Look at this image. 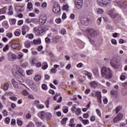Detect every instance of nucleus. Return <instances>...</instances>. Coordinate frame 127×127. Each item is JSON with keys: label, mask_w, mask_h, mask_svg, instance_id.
Here are the masks:
<instances>
[{"label": "nucleus", "mask_w": 127, "mask_h": 127, "mask_svg": "<svg viewBox=\"0 0 127 127\" xmlns=\"http://www.w3.org/2000/svg\"><path fill=\"white\" fill-rule=\"evenodd\" d=\"M53 12L56 13L57 15H60L61 14V8L59 4H55L53 8Z\"/></svg>", "instance_id": "nucleus-4"}, {"label": "nucleus", "mask_w": 127, "mask_h": 127, "mask_svg": "<svg viewBox=\"0 0 127 127\" xmlns=\"http://www.w3.org/2000/svg\"><path fill=\"white\" fill-rule=\"evenodd\" d=\"M71 111L73 114H75L76 116H78L82 114V110L79 108H76V105H73L71 108Z\"/></svg>", "instance_id": "nucleus-3"}, {"label": "nucleus", "mask_w": 127, "mask_h": 127, "mask_svg": "<svg viewBox=\"0 0 127 127\" xmlns=\"http://www.w3.org/2000/svg\"><path fill=\"white\" fill-rule=\"evenodd\" d=\"M45 41H46V43H48V44H49V43H50V42H51L50 38H49L48 37L46 38Z\"/></svg>", "instance_id": "nucleus-48"}, {"label": "nucleus", "mask_w": 127, "mask_h": 127, "mask_svg": "<svg viewBox=\"0 0 127 127\" xmlns=\"http://www.w3.org/2000/svg\"><path fill=\"white\" fill-rule=\"evenodd\" d=\"M101 77L104 79H111L113 77V70L109 67L103 66L100 70Z\"/></svg>", "instance_id": "nucleus-1"}, {"label": "nucleus", "mask_w": 127, "mask_h": 127, "mask_svg": "<svg viewBox=\"0 0 127 127\" xmlns=\"http://www.w3.org/2000/svg\"><path fill=\"white\" fill-rule=\"evenodd\" d=\"M5 122L6 124H8L10 122V119L8 117H7L5 119Z\"/></svg>", "instance_id": "nucleus-52"}, {"label": "nucleus", "mask_w": 127, "mask_h": 127, "mask_svg": "<svg viewBox=\"0 0 127 127\" xmlns=\"http://www.w3.org/2000/svg\"><path fill=\"white\" fill-rule=\"evenodd\" d=\"M122 87H123L124 89H127V82L122 83Z\"/></svg>", "instance_id": "nucleus-56"}, {"label": "nucleus", "mask_w": 127, "mask_h": 127, "mask_svg": "<svg viewBox=\"0 0 127 127\" xmlns=\"http://www.w3.org/2000/svg\"><path fill=\"white\" fill-rule=\"evenodd\" d=\"M75 3L76 8L80 9L83 6V0H75Z\"/></svg>", "instance_id": "nucleus-7"}, {"label": "nucleus", "mask_w": 127, "mask_h": 127, "mask_svg": "<svg viewBox=\"0 0 127 127\" xmlns=\"http://www.w3.org/2000/svg\"><path fill=\"white\" fill-rule=\"evenodd\" d=\"M51 72L52 73H56V72H57V69H56V68H52L51 69Z\"/></svg>", "instance_id": "nucleus-57"}, {"label": "nucleus", "mask_w": 127, "mask_h": 127, "mask_svg": "<svg viewBox=\"0 0 127 127\" xmlns=\"http://www.w3.org/2000/svg\"><path fill=\"white\" fill-rule=\"evenodd\" d=\"M47 20V18L46 17V16H41L39 18V24L43 25V24L46 23Z\"/></svg>", "instance_id": "nucleus-9"}, {"label": "nucleus", "mask_w": 127, "mask_h": 127, "mask_svg": "<svg viewBox=\"0 0 127 127\" xmlns=\"http://www.w3.org/2000/svg\"><path fill=\"white\" fill-rule=\"evenodd\" d=\"M52 117V115L50 113L46 112V119L48 120H50Z\"/></svg>", "instance_id": "nucleus-25"}, {"label": "nucleus", "mask_w": 127, "mask_h": 127, "mask_svg": "<svg viewBox=\"0 0 127 127\" xmlns=\"http://www.w3.org/2000/svg\"><path fill=\"white\" fill-rule=\"evenodd\" d=\"M38 116L42 120L46 119V112L44 111L40 112L38 113Z\"/></svg>", "instance_id": "nucleus-10"}, {"label": "nucleus", "mask_w": 127, "mask_h": 127, "mask_svg": "<svg viewBox=\"0 0 127 127\" xmlns=\"http://www.w3.org/2000/svg\"><path fill=\"white\" fill-rule=\"evenodd\" d=\"M33 44L34 45H38V44H41V39L38 38L37 40H34Z\"/></svg>", "instance_id": "nucleus-16"}, {"label": "nucleus", "mask_w": 127, "mask_h": 127, "mask_svg": "<svg viewBox=\"0 0 127 127\" xmlns=\"http://www.w3.org/2000/svg\"><path fill=\"white\" fill-rule=\"evenodd\" d=\"M82 124H83V125H88V124H90V122H89L88 120H83Z\"/></svg>", "instance_id": "nucleus-43"}, {"label": "nucleus", "mask_w": 127, "mask_h": 127, "mask_svg": "<svg viewBox=\"0 0 127 127\" xmlns=\"http://www.w3.org/2000/svg\"><path fill=\"white\" fill-rule=\"evenodd\" d=\"M24 44L26 48H30V47L31 46V44H32V42L30 41H26L25 42Z\"/></svg>", "instance_id": "nucleus-15"}, {"label": "nucleus", "mask_w": 127, "mask_h": 127, "mask_svg": "<svg viewBox=\"0 0 127 127\" xmlns=\"http://www.w3.org/2000/svg\"><path fill=\"white\" fill-rule=\"evenodd\" d=\"M26 118L28 119H29L31 118V115L30 114L28 113L26 115Z\"/></svg>", "instance_id": "nucleus-62"}, {"label": "nucleus", "mask_w": 127, "mask_h": 127, "mask_svg": "<svg viewBox=\"0 0 127 127\" xmlns=\"http://www.w3.org/2000/svg\"><path fill=\"white\" fill-rule=\"evenodd\" d=\"M28 99H31V100H34V97L32 95L28 94L27 96Z\"/></svg>", "instance_id": "nucleus-51"}, {"label": "nucleus", "mask_w": 127, "mask_h": 127, "mask_svg": "<svg viewBox=\"0 0 127 127\" xmlns=\"http://www.w3.org/2000/svg\"><path fill=\"white\" fill-rule=\"evenodd\" d=\"M101 22H102V18L101 17L98 18L97 19V23L98 25H100Z\"/></svg>", "instance_id": "nucleus-49"}, {"label": "nucleus", "mask_w": 127, "mask_h": 127, "mask_svg": "<svg viewBox=\"0 0 127 127\" xmlns=\"http://www.w3.org/2000/svg\"><path fill=\"white\" fill-rule=\"evenodd\" d=\"M119 119L121 121L123 118H124V114L123 113H120L117 116Z\"/></svg>", "instance_id": "nucleus-32"}, {"label": "nucleus", "mask_w": 127, "mask_h": 127, "mask_svg": "<svg viewBox=\"0 0 127 127\" xmlns=\"http://www.w3.org/2000/svg\"><path fill=\"white\" fill-rule=\"evenodd\" d=\"M25 22L26 23H31V22H33V19L26 18L25 20Z\"/></svg>", "instance_id": "nucleus-27"}, {"label": "nucleus", "mask_w": 127, "mask_h": 127, "mask_svg": "<svg viewBox=\"0 0 127 127\" xmlns=\"http://www.w3.org/2000/svg\"><path fill=\"white\" fill-rule=\"evenodd\" d=\"M68 121V118H64L62 121V125H66V122Z\"/></svg>", "instance_id": "nucleus-33"}, {"label": "nucleus", "mask_w": 127, "mask_h": 127, "mask_svg": "<svg viewBox=\"0 0 127 127\" xmlns=\"http://www.w3.org/2000/svg\"><path fill=\"white\" fill-rule=\"evenodd\" d=\"M37 32L39 33V34H42L43 32H44V28L43 27H40L37 29Z\"/></svg>", "instance_id": "nucleus-21"}, {"label": "nucleus", "mask_w": 127, "mask_h": 127, "mask_svg": "<svg viewBox=\"0 0 127 127\" xmlns=\"http://www.w3.org/2000/svg\"><path fill=\"white\" fill-rule=\"evenodd\" d=\"M91 122H95L96 121V117L94 116H92L90 118Z\"/></svg>", "instance_id": "nucleus-54"}, {"label": "nucleus", "mask_w": 127, "mask_h": 127, "mask_svg": "<svg viewBox=\"0 0 127 127\" xmlns=\"http://www.w3.org/2000/svg\"><path fill=\"white\" fill-rule=\"evenodd\" d=\"M6 36H7V37H8V38H11V37H12V33H7L6 34Z\"/></svg>", "instance_id": "nucleus-50"}, {"label": "nucleus", "mask_w": 127, "mask_h": 127, "mask_svg": "<svg viewBox=\"0 0 127 127\" xmlns=\"http://www.w3.org/2000/svg\"><path fill=\"white\" fill-rule=\"evenodd\" d=\"M64 10H66V11H68L69 10V5L65 4L63 6Z\"/></svg>", "instance_id": "nucleus-35"}, {"label": "nucleus", "mask_w": 127, "mask_h": 127, "mask_svg": "<svg viewBox=\"0 0 127 127\" xmlns=\"http://www.w3.org/2000/svg\"><path fill=\"white\" fill-rule=\"evenodd\" d=\"M15 9L18 12H21V11H24V6H15Z\"/></svg>", "instance_id": "nucleus-13"}, {"label": "nucleus", "mask_w": 127, "mask_h": 127, "mask_svg": "<svg viewBox=\"0 0 127 127\" xmlns=\"http://www.w3.org/2000/svg\"><path fill=\"white\" fill-rule=\"evenodd\" d=\"M42 88L43 90H45V91H46L47 90V85L45 84H43L42 85Z\"/></svg>", "instance_id": "nucleus-45"}, {"label": "nucleus", "mask_w": 127, "mask_h": 127, "mask_svg": "<svg viewBox=\"0 0 127 127\" xmlns=\"http://www.w3.org/2000/svg\"><path fill=\"white\" fill-rule=\"evenodd\" d=\"M33 72V70H32V69H29V70H26V73L27 75H31Z\"/></svg>", "instance_id": "nucleus-38"}, {"label": "nucleus", "mask_w": 127, "mask_h": 127, "mask_svg": "<svg viewBox=\"0 0 127 127\" xmlns=\"http://www.w3.org/2000/svg\"><path fill=\"white\" fill-rule=\"evenodd\" d=\"M109 15L111 16L112 18H117L118 17V14L114 12H112L111 13H109Z\"/></svg>", "instance_id": "nucleus-18"}, {"label": "nucleus", "mask_w": 127, "mask_h": 127, "mask_svg": "<svg viewBox=\"0 0 127 127\" xmlns=\"http://www.w3.org/2000/svg\"><path fill=\"white\" fill-rule=\"evenodd\" d=\"M45 105H46L47 108H49V100H47V101H46Z\"/></svg>", "instance_id": "nucleus-53"}, {"label": "nucleus", "mask_w": 127, "mask_h": 127, "mask_svg": "<svg viewBox=\"0 0 127 127\" xmlns=\"http://www.w3.org/2000/svg\"><path fill=\"white\" fill-rule=\"evenodd\" d=\"M27 82L29 83V85H30V86H33V84H34L33 81L30 79L27 80Z\"/></svg>", "instance_id": "nucleus-41"}, {"label": "nucleus", "mask_w": 127, "mask_h": 127, "mask_svg": "<svg viewBox=\"0 0 127 127\" xmlns=\"http://www.w3.org/2000/svg\"><path fill=\"white\" fill-rule=\"evenodd\" d=\"M3 89L5 91H6L8 89V83L7 82L4 83Z\"/></svg>", "instance_id": "nucleus-30"}, {"label": "nucleus", "mask_w": 127, "mask_h": 127, "mask_svg": "<svg viewBox=\"0 0 127 127\" xmlns=\"http://www.w3.org/2000/svg\"><path fill=\"white\" fill-rule=\"evenodd\" d=\"M85 75H86L89 78V79H91V78L92 76V73H91L90 72L86 71V72L85 73Z\"/></svg>", "instance_id": "nucleus-37"}, {"label": "nucleus", "mask_w": 127, "mask_h": 127, "mask_svg": "<svg viewBox=\"0 0 127 127\" xmlns=\"http://www.w3.org/2000/svg\"><path fill=\"white\" fill-rule=\"evenodd\" d=\"M47 68H48V64H47V63L45 62L43 63L42 69H43V70H45L46 69H47Z\"/></svg>", "instance_id": "nucleus-26"}, {"label": "nucleus", "mask_w": 127, "mask_h": 127, "mask_svg": "<svg viewBox=\"0 0 127 127\" xmlns=\"http://www.w3.org/2000/svg\"><path fill=\"white\" fill-rule=\"evenodd\" d=\"M27 6H28V9H31V8H32V3L31 2L28 3Z\"/></svg>", "instance_id": "nucleus-44"}, {"label": "nucleus", "mask_w": 127, "mask_h": 127, "mask_svg": "<svg viewBox=\"0 0 127 127\" xmlns=\"http://www.w3.org/2000/svg\"><path fill=\"white\" fill-rule=\"evenodd\" d=\"M87 32L92 37H96L98 35V32L95 29L90 28L87 30Z\"/></svg>", "instance_id": "nucleus-5"}, {"label": "nucleus", "mask_w": 127, "mask_h": 127, "mask_svg": "<svg viewBox=\"0 0 127 127\" xmlns=\"http://www.w3.org/2000/svg\"><path fill=\"white\" fill-rule=\"evenodd\" d=\"M10 45L12 49H17V48H19V44L15 42H11Z\"/></svg>", "instance_id": "nucleus-11"}, {"label": "nucleus", "mask_w": 127, "mask_h": 127, "mask_svg": "<svg viewBox=\"0 0 127 127\" xmlns=\"http://www.w3.org/2000/svg\"><path fill=\"white\" fill-rule=\"evenodd\" d=\"M27 127H35V125H34L33 122L30 121L28 123Z\"/></svg>", "instance_id": "nucleus-24"}, {"label": "nucleus", "mask_w": 127, "mask_h": 127, "mask_svg": "<svg viewBox=\"0 0 127 127\" xmlns=\"http://www.w3.org/2000/svg\"><path fill=\"white\" fill-rule=\"evenodd\" d=\"M11 82H12V84H13L14 88H15V89L18 88V83H17V82L15 81V80H14V78H12L11 79Z\"/></svg>", "instance_id": "nucleus-14"}, {"label": "nucleus", "mask_w": 127, "mask_h": 127, "mask_svg": "<svg viewBox=\"0 0 127 127\" xmlns=\"http://www.w3.org/2000/svg\"><path fill=\"white\" fill-rule=\"evenodd\" d=\"M18 73L21 75V76H22L23 77H24L25 76V73L24 72V70L22 69V68H20L18 70Z\"/></svg>", "instance_id": "nucleus-19"}, {"label": "nucleus", "mask_w": 127, "mask_h": 127, "mask_svg": "<svg viewBox=\"0 0 127 127\" xmlns=\"http://www.w3.org/2000/svg\"><path fill=\"white\" fill-rule=\"evenodd\" d=\"M22 95H23V96H26L27 97L28 96V95L29 94V93H28V92H27V91L25 90H23L22 92Z\"/></svg>", "instance_id": "nucleus-34"}, {"label": "nucleus", "mask_w": 127, "mask_h": 127, "mask_svg": "<svg viewBox=\"0 0 127 127\" xmlns=\"http://www.w3.org/2000/svg\"><path fill=\"white\" fill-rule=\"evenodd\" d=\"M10 100H12V101H17V98L16 97H9Z\"/></svg>", "instance_id": "nucleus-55"}, {"label": "nucleus", "mask_w": 127, "mask_h": 127, "mask_svg": "<svg viewBox=\"0 0 127 127\" xmlns=\"http://www.w3.org/2000/svg\"><path fill=\"white\" fill-rule=\"evenodd\" d=\"M7 8L4 7L3 8L0 9V14H4L6 12Z\"/></svg>", "instance_id": "nucleus-22"}, {"label": "nucleus", "mask_w": 127, "mask_h": 127, "mask_svg": "<svg viewBox=\"0 0 127 127\" xmlns=\"http://www.w3.org/2000/svg\"><path fill=\"white\" fill-rule=\"evenodd\" d=\"M36 60L35 59H32L30 61V63L32 65V66H35V64H36Z\"/></svg>", "instance_id": "nucleus-23"}, {"label": "nucleus", "mask_w": 127, "mask_h": 127, "mask_svg": "<svg viewBox=\"0 0 127 127\" xmlns=\"http://www.w3.org/2000/svg\"><path fill=\"white\" fill-rule=\"evenodd\" d=\"M37 107L38 109H43V108H44V105H43L42 104H39Z\"/></svg>", "instance_id": "nucleus-59"}, {"label": "nucleus", "mask_w": 127, "mask_h": 127, "mask_svg": "<svg viewBox=\"0 0 127 127\" xmlns=\"http://www.w3.org/2000/svg\"><path fill=\"white\" fill-rule=\"evenodd\" d=\"M61 19L60 18H58L56 19V22L57 23H61Z\"/></svg>", "instance_id": "nucleus-64"}, {"label": "nucleus", "mask_w": 127, "mask_h": 127, "mask_svg": "<svg viewBox=\"0 0 127 127\" xmlns=\"http://www.w3.org/2000/svg\"><path fill=\"white\" fill-rule=\"evenodd\" d=\"M96 11L98 14H101V13H103L104 12V10L101 8H97L96 10Z\"/></svg>", "instance_id": "nucleus-28"}, {"label": "nucleus", "mask_w": 127, "mask_h": 127, "mask_svg": "<svg viewBox=\"0 0 127 127\" xmlns=\"http://www.w3.org/2000/svg\"><path fill=\"white\" fill-rule=\"evenodd\" d=\"M2 113L4 117H6V116H7V111H6V110H4L2 111Z\"/></svg>", "instance_id": "nucleus-47"}, {"label": "nucleus", "mask_w": 127, "mask_h": 127, "mask_svg": "<svg viewBox=\"0 0 127 127\" xmlns=\"http://www.w3.org/2000/svg\"><path fill=\"white\" fill-rule=\"evenodd\" d=\"M14 34L15 36H19L20 35V30H16L14 33Z\"/></svg>", "instance_id": "nucleus-36"}, {"label": "nucleus", "mask_w": 127, "mask_h": 127, "mask_svg": "<svg viewBox=\"0 0 127 127\" xmlns=\"http://www.w3.org/2000/svg\"><path fill=\"white\" fill-rule=\"evenodd\" d=\"M34 80L36 82H39L41 80V75L39 74H36L34 77Z\"/></svg>", "instance_id": "nucleus-17"}, {"label": "nucleus", "mask_w": 127, "mask_h": 127, "mask_svg": "<svg viewBox=\"0 0 127 127\" xmlns=\"http://www.w3.org/2000/svg\"><path fill=\"white\" fill-rule=\"evenodd\" d=\"M97 1L100 6H104L107 3V0H97Z\"/></svg>", "instance_id": "nucleus-12"}, {"label": "nucleus", "mask_w": 127, "mask_h": 127, "mask_svg": "<svg viewBox=\"0 0 127 127\" xmlns=\"http://www.w3.org/2000/svg\"><path fill=\"white\" fill-rule=\"evenodd\" d=\"M110 65L112 68L117 70L122 67V64L119 62V60L117 57H113L110 62Z\"/></svg>", "instance_id": "nucleus-2"}, {"label": "nucleus", "mask_w": 127, "mask_h": 127, "mask_svg": "<svg viewBox=\"0 0 127 127\" xmlns=\"http://www.w3.org/2000/svg\"><path fill=\"white\" fill-rule=\"evenodd\" d=\"M122 109V106H119L116 108V114H118Z\"/></svg>", "instance_id": "nucleus-31"}, {"label": "nucleus", "mask_w": 127, "mask_h": 127, "mask_svg": "<svg viewBox=\"0 0 127 127\" xmlns=\"http://www.w3.org/2000/svg\"><path fill=\"white\" fill-rule=\"evenodd\" d=\"M36 125L37 126V127H41V125H42V123H41L39 122H36Z\"/></svg>", "instance_id": "nucleus-61"}, {"label": "nucleus", "mask_w": 127, "mask_h": 127, "mask_svg": "<svg viewBox=\"0 0 127 127\" xmlns=\"http://www.w3.org/2000/svg\"><path fill=\"white\" fill-rule=\"evenodd\" d=\"M17 57L16 55L11 52L9 53L8 54V60L9 61L13 62L16 59Z\"/></svg>", "instance_id": "nucleus-6"}, {"label": "nucleus", "mask_w": 127, "mask_h": 127, "mask_svg": "<svg viewBox=\"0 0 127 127\" xmlns=\"http://www.w3.org/2000/svg\"><path fill=\"white\" fill-rule=\"evenodd\" d=\"M120 79L122 81H125V80H126V76L124 75H121V76H120Z\"/></svg>", "instance_id": "nucleus-58"}, {"label": "nucleus", "mask_w": 127, "mask_h": 127, "mask_svg": "<svg viewBox=\"0 0 127 127\" xmlns=\"http://www.w3.org/2000/svg\"><path fill=\"white\" fill-rule=\"evenodd\" d=\"M95 96L97 97V98H102V95L101 94V92L98 91L95 93Z\"/></svg>", "instance_id": "nucleus-29"}, {"label": "nucleus", "mask_w": 127, "mask_h": 127, "mask_svg": "<svg viewBox=\"0 0 127 127\" xmlns=\"http://www.w3.org/2000/svg\"><path fill=\"white\" fill-rule=\"evenodd\" d=\"M120 119H119V118H118L117 116H116V117H115L113 119V122L114 123H118V122H120Z\"/></svg>", "instance_id": "nucleus-39"}, {"label": "nucleus", "mask_w": 127, "mask_h": 127, "mask_svg": "<svg viewBox=\"0 0 127 127\" xmlns=\"http://www.w3.org/2000/svg\"><path fill=\"white\" fill-rule=\"evenodd\" d=\"M9 48L8 45H6L5 47L3 49V52H6L8 50V49Z\"/></svg>", "instance_id": "nucleus-40"}, {"label": "nucleus", "mask_w": 127, "mask_h": 127, "mask_svg": "<svg viewBox=\"0 0 127 127\" xmlns=\"http://www.w3.org/2000/svg\"><path fill=\"white\" fill-rule=\"evenodd\" d=\"M96 112L98 116H99V117H101V111H100V110L97 109L96 110Z\"/></svg>", "instance_id": "nucleus-60"}, {"label": "nucleus", "mask_w": 127, "mask_h": 127, "mask_svg": "<svg viewBox=\"0 0 127 127\" xmlns=\"http://www.w3.org/2000/svg\"><path fill=\"white\" fill-rule=\"evenodd\" d=\"M35 66H36V67H38V68H39V67H40L41 66H42V63H41V62L36 63V64H35Z\"/></svg>", "instance_id": "nucleus-46"}, {"label": "nucleus", "mask_w": 127, "mask_h": 127, "mask_svg": "<svg viewBox=\"0 0 127 127\" xmlns=\"http://www.w3.org/2000/svg\"><path fill=\"white\" fill-rule=\"evenodd\" d=\"M91 88H96L98 86V83L96 81H93L90 83Z\"/></svg>", "instance_id": "nucleus-20"}, {"label": "nucleus", "mask_w": 127, "mask_h": 127, "mask_svg": "<svg viewBox=\"0 0 127 127\" xmlns=\"http://www.w3.org/2000/svg\"><path fill=\"white\" fill-rule=\"evenodd\" d=\"M61 33L62 34H63V35H64V34H66V30L65 29L62 30Z\"/></svg>", "instance_id": "nucleus-63"}, {"label": "nucleus", "mask_w": 127, "mask_h": 127, "mask_svg": "<svg viewBox=\"0 0 127 127\" xmlns=\"http://www.w3.org/2000/svg\"><path fill=\"white\" fill-rule=\"evenodd\" d=\"M22 35H25L26 34V32H28L29 31V29H30V28H29V26L27 25H24L22 27Z\"/></svg>", "instance_id": "nucleus-8"}, {"label": "nucleus", "mask_w": 127, "mask_h": 127, "mask_svg": "<svg viewBox=\"0 0 127 127\" xmlns=\"http://www.w3.org/2000/svg\"><path fill=\"white\" fill-rule=\"evenodd\" d=\"M26 37H28L29 39H32V38H33V34H27Z\"/></svg>", "instance_id": "nucleus-42"}]
</instances>
